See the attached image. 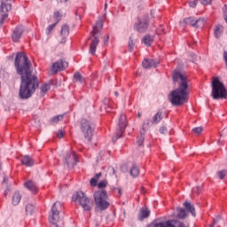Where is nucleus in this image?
Returning a JSON list of instances; mask_svg holds the SVG:
<instances>
[{"mask_svg": "<svg viewBox=\"0 0 227 227\" xmlns=\"http://www.w3.org/2000/svg\"><path fill=\"white\" fill-rule=\"evenodd\" d=\"M14 67L21 79L20 98L22 99L31 98L33 93H35L38 86H40L38 77L33 74L31 60H29V58H27L24 52L20 51L16 54Z\"/></svg>", "mask_w": 227, "mask_h": 227, "instance_id": "nucleus-1", "label": "nucleus"}, {"mask_svg": "<svg viewBox=\"0 0 227 227\" xmlns=\"http://www.w3.org/2000/svg\"><path fill=\"white\" fill-rule=\"evenodd\" d=\"M173 81L174 82H181L179 87L168 95V100L172 106H184L189 100V81L187 80V75L178 70H175L173 72Z\"/></svg>", "mask_w": 227, "mask_h": 227, "instance_id": "nucleus-2", "label": "nucleus"}, {"mask_svg": "<svg viewBox=\"0 0 227 227\" xmlns=\"http://www.w3.org/2000/svg\"><path fill=\"white\" fill-rule=\"evenodd\" d=\"M212 92L211 97L214 100L226 99L227 98V90L224 83L219 80V77H213L212 79Z\"/></svg>", "mask_w": 227, "mask_h": 227, "instance_id": "nucleus-3", "label": "nucleus"}, {"mask_svg": "<svg viewBox=\"0 0 227 227\" xmlns=\"http://www.w3.org/2000/svg\"><path fill=\"white\" fill-rule=\"evenodd\" d=\"M72 201L76 205H81L84 212H91L93 208V200L86 196L82 192H76L73 194Z\"/></svg>", "mask_w": 227, "mask_h": 227, "instance_id": "nucleus-4", "label": "nucleus"}, {"mask_svg": "<svg viewBox=\"0 0 227 227\" xmlns=\"http://www.w3.org/2000/svg\"><path fill=\"white\" fill-rule=\"evenodd\" d=\"M103 24L102 21H98L96 25L93 27L92 31L90 32V50L89 52L91 54V56H95V53L97 52V47L98 45V43L100 40L98 39V33L102 31Z\"/></svg>", "mask_w": 227, "mask_h": 227, "instance_id": "nucleus-5", "label": "nucleus"}, {"mask_svg": "<svg viewBox=\"0 0 227 227\" xmlns=\"http://www.w3.org/2000/svg\"><path fill=\"white\" fill-rule=\"evenodd\" d=\"M80 129L82 132L85 139L90 143L91 139H93L95 124L88 119H82V121H80Z\"/></svg>", "mask_w": 227, "mask_h": 227, "instance_id": "nucleus-6", "label": "nucleus"}, {"mask_svg": "<svg viewBox=\"0 0 227 227\" xmlns=\"http://www.w3.org/2000/svg\"><path fill=\"white\" fill-rule=\"evenodd\" d=\"M107 191L106 190H99L94 192V201L96 204L97 208L99 210H106L109 208V202H107Z\"/></svg>", "mask_w": 227, "mask_h": 227, "instance_id": "nucleus-7", "label": "nucleus"}, {"mask_svg": "<svg viewBox=\"0 0 227 227\" xmlns=\"http://www.w3.org/2000/svg\"><path fill=\"white\" fill-rule=\"evenodd\" d=\"M148 26H150L148 16L137 17L134 23V30L137 33H146Z\"/></svg>", "mask_w": 227, "mask_h": 227, "instance_id": "nucleus-8", "label": "nucleus"}, {"mask_svg": "<svg viewBox=\"0 0 227 227\" xmlns=\"http://www.w3.org/2000/svg\"><path fill=\"white\" fill-rule=\"evenodd\" d=\"M128 124L129 121H127V115L125 114H121L118 123L119 128L115 132L116 139H120V137H121V136L125 132V129H127Z\"/></svg>", "mask_w": 227, "mask_h": 227, "instance_id": "nucleus-9", "label": "nucleus"}, {"mask_svg": "<svg viewBox=\"0 0 227 227\" xmlns=\"http://www.w3.org/2000/svg\"><path fill=\"white\" fill-rule=\"evenodd\" d=\"M153 227H189L185 223L178 220H168L165 223H158Z\"/></svg>", "mask_w": 227, "mask_h": 227, "instance_id": "nucleus-10", "label": "nucleus"}, {"mask_svg": "<svg viewBox=\"0 0 227 227\" xmlns=\"http://www.w3.org/2000/svg\"><path fill=\"white\" fill-rule=\"evenodd\" d=\"M66 68H68V62H67V60L59 59L52 64L51 72L54 74H58V72H61V71L65 70Z\"/></svg>", "mask_w": 227, "mask_h": 227, "instance_id": "nucleus-11", "label": "nucleus"}, {"mask_svg": "<svg viewBox=\"0 0 227 227\" xmlns=\"http://www.w3.org/2000/svg\"><path fill=\"white\" fill-rule=\"evenodd\" d=\"M65 163L69 169H72L77 164V154H75V152H71L66 155Z\"/></svg>", "mask_w": 227, "mask_h": 227, "instance_id": "nucleus-12", "label": "nucleus"}, {"mask_svg": "<svg viewBox=\"0 0 227 227\" xmlns=\"http://www.w3.org/2000/svg\"><path fill=\"white\" fill-rule=\"evenodd\" d=\"M150 128V121H145L140 129V136L137 139V143L138 146H143V143H145V134H146V130Z\"/></svg>", "mask_w": 227, "mask_h": 227, "instance_id": "nucleus-13", "label": "nucleus"}, {"mask_svg": "<svg viewBox=\"0 0 227 227\" xmlns=\"http://www.w3.org/2000/svg\"><path fill=\"white\" fill-rule=\"evenodd\" d=\"M184 22L193 27H200V26L205 24V21L202 19L195 20L193 17L184 19Z\"/></svg>", "mask_w": 227, "mask_h": 227, "instance_id": "nucleus-14", "label": "nucleus"}, {"mask_svg": "<svg viewBox=\"0 0 227 227\" xmlns=\"http://www.w3.org/2000/svg\"><path fill=\"white\" fill-rule=\"evenodd\" d=\"M159 65V61L153 59H145L142 62V66L145 69L156 68Z\"/></svg>", "mask_w": 227, "mask_h": 227, "instance_id": "nucleus-15", "label": "nucleus"}, {"mask_svg": "<svg viewBox=\"0 0 227 227\" xmlns=\"http://www.w3.org/2000/svg\"><path fill=\"white\" fill-rule=\"evenodd\" d=\"M25 187L32 192V194H37L38 193V185L35 183L33 180L27 181L24 184Z\"/></svg>", "mask_w": 227, "mask_h": 227, "instance_id": "nucleus-16", "label": "nucleus"}, {"mask_svg": "<svg viewBox=\"0 0 227 227\" xmlns=\"http://www.w3.org/2000/svg\"><path fill=\"white\" fill-rule=\"evenodd\" d=\"M24 33V27L22 26H18L13 33H12V40L14 42H19L20 40V36H22V34Z\"/></svg>", "mask_w": 227, "mask_h": 227, "instance_id": "nucleus-17", "label": "nucleus"}, {"mask_svg": "<svg viewBox=\"0 0 227 227\" xmlns=\"http://www.w3.org/2000/svg\"><path fill=\"white\" fill-rule=\"evenodd\" d=\"M21 164H23V166H26L27 168H31L35 166V160L29 155H25L21 159Z\"/></svg>", "mask_w": 227, "mask_h": 227, "instance_id": "nucleus-18", "label": "nucleus"}, {"mask_svg": "<svg viewBox=\"0 0 227 227\" xmlns=\"http://www.w3.org/2000/svg\"><path fill=\"white\" fill-rule=\"evenodd\" d=\"M69 34L70 27H68V25H63L60 31V35L62 36V40L60 41V43H65V42H67V39H65V37L68 36Z\"/></svg>", "mask_w": 227, "mask_h": 227, "instance_id": "nucleus-19", "label": "nucleus"}, {"mask_svg": "<svg viewBox=\"0 0 227 227\" xmlns=\"http://www.w3.org/2000/svg\"><path fill=\"white\" fill-rule=\"evenodd\" d=\"M148 217H150V210L147 207H142L138 215L139 221H143V219H148Z\"/></svg>", "mask_w": 227, "mask_h": 227, "instance_id": "nucleus-20", "label": "nucleus"}, {"mask_svg": "<svg viewBox=\"0 0 227 227\" xmlns=\"http://www.w3.org/2000/svg\"><path fill=\"white\" fill-rule=\"evenodd\" d=\"M184 206L185 207L187 212H191L192 215L193 217H196V209L194 208V206H192L190 202L185 201L184 203Z\"/></svg>", "mask_w": 227, "mask_h": 227, "instance_id": "nucleus-21", "label": "nucleus"}, {"mask_svg": "<svg viewBox=\"0 0 227 227\" xmlns=\"http://www.w3.org/2000/svg\"><path fill=\"white\" fill-rule=\"evenodd\" d=\"M39 90H40V96L43 97V95H45V93H47V91H49V90H51V83L42 84L40 86Z\"/></svg>", "mask_w": 227, "mask_h": 227, "instance_id": "nucleus-22", "label": "nucleus"}, {"mask_svg": "<svg viewBox=\"0 0 227 227\" xmlns=\"http://www.w3.org/2000/svg\"><path fill=\"white\" fill-rule=\"evenodd\" d=\"M162 112H158L152 119L153 125H157V123H160V121L162 120Z\"/></svg>", "mask_w": 227, "mask_h": 227, "instance_id": "nucleus-23", "label": "nucleus"}, {"mask_svg": "<svg viewBox=\"0 0 227 227\" xmlns=\"http://www.w3.org/2000/svg\"><path fill=\"white\" fill-rule=\"evenodd\" d=\"M74 82H80L81 84H82L83 82L86 83V80H84V77L79 72L74 73Z\"/></svg>", "mask_w": 227, "mask_h": 227, "instance_id": "nucleus-24", "label": "nucleus"}, {"mask_svg": "<svg viewBox=\"0 0 227 227\" xmlns=\"http://www.w3.org/2000/svg\"><path fill=\"white\" fill-rule=\"evenodd\" d=\"M20 200H22V195L19 192H15L12 196V204L17 206L20 203Z\"/></svg>", "mask_w": 227, "mask_h": 227, "instance_id": "nucleus-25", "label": "nucleus"}, {"mask_svg": "<svg viewBox=\"0 0 227 227\" xmlns=\"http://www.w3.org/2000/svg\"><path fill=\"white\" fill-rule=\"evenodd\" d=\"M12 10V4H6L2 2L1 4V12L2 13H8Z\"/></svg>", "mask_w": 227, "mask_h": 227, "instance_id": "nucleus-26", "label": "nucleus"}, {"mask_svg": "<svg viewBox=\"0 0 227 227\" xmlns=\"http://www.w3.org/2000/svg\"><path fill=\"white\" fill-rule=\"evenodd\" d=\"M143 43H145V45H147V47H150V45H152V43H153V36L152 35H145L143 37Z\"/></svg>", "mask_w": 227, "mask_h": 227, "instance_id": "nucleus-27", "label": "nucleus"}, {"mask_svg": "<svg viewBox=\"0 0 227 227\" xmlns=\"http://www.w3.org/2000/svg\"><path fill=\"white\" fill-rule=\"evenodd\" d=\"M130 175L131 176L135 177L136 176H139V168L137 167V165L133 164L131 168H130Z\"/></svg>", "mask_w": 227, "mask_h": 227, "instance_id": "nucleus-28", "label": "nucleus"}, {"mask_svg": "<svg viewBox=\"0 0 227 227\" xmlns=\"http://www.w3.org/2000/svg\"><path fill=\"white\" fill-rule=\"evenodd\" d=\"M223 31H224L223 26L217 25L215 28V38H221V35H223Z\"/></svg>", "mask_w": 227, "mask_h": 227, "instance_id": "nucleus-29", "label": "nucleus"}, {"mask_svg": "<svg viewBox=\"0 0 227 227\" xmlns=\"http://www.w3.org/2000/svg\"><path fill=\"white\" fill-rule=\"evenodd\" d=\"M100 176H102L101 172L96 174L95 176L90 179V185H92V187H97V182H98Z\"/></svg>", "mask_w": 227, "mask_h": 227, "instance_id": "nucleus-30", "label": "nucleus"}, {"mask_svg": "<svg viewBox=\"0 0 227 227\" xmlns=\"http://www.w3.org/2000/svg\"><path fill=\"white\" fill-rule=\"evenodd\" d=\"M2 185H6V187H10V185H12V176H4V179L2 181Z\"/></svg>", "mask_w": 227, "mask_h": 227, "instance_id": "nucleus-31", "label": "nucleus"}, {"mask_svg": "<svg viewBox=\"0 0 227 227\" xmlns=\"http://www.w3.org/2000/svg\"><path fill=\"white\" fill-rule=\"evenodd\" d=\"M177 216L179 217V219H184L187 216V213L185 212V209L182 208V207H178L177 208Z\"/></svg>", "mask_w": 227, "mask_h": 227, "instance_id": "nucleus-32", "label": "nucleus"}, {"mask_svg": "<svg viewBox=\"0 0 227 227\" xmlns=\"http://www.w3.org/2000/svg\"><path fill=\"white\" fill-rule=\"evenodd\" d=\"M25 210L27 215H31L35 211V206H33V204H27Z\"/></svg>", "mask_w": 227, "mask_h": 227, "instance_id": "nucleus-33", "label": "nucleus"}, {"mask_svg": "<svg viewBox=\"0 0 227 227\" xmlns=\"http://www.w3.org/2000/svg\"><path fill=\"white\" fill-rule=\"evenodd\" d=\"M56 26H58V22H55V23L50 25L46 29V34L51 35V33H52V31H54V27H56Z\"/></svg>", "mask_w": 227, "mask_h": 227, "instance_id": "nucleus-34", "label": "nucleus"}, {"mask_svg": "<svg viewBox=\"0 0 227 227\" xmlns=\"http://www.w3.org/2000/svg\"><path fill=\"white\" fill-rule=\"evenodd\" d=\"M63 120V115H56L55 117L51 118V123H58L59 121H61Z\"/></svg>", "mask_w": 227, "mask_h": 227, "instance_id": "nucleus-35", "label": "nucleus"}, {"mask_svg": "<svg viewBox=\"0 0 227 227\" xmlns=\"http://www.w3.org/2000/svg\"><path fill=\"white\" fill-rule=\"evenodd\" d=\"M53 17L57 20L56 22L58 24V22H59V20H61V17H63V14L59 12H55Z\"/></svg>", "mask_w": 227, "mask_h": 227, "instance_id": "nucleus-36", "label": "nucleus"}, {"mask_svg": "<svg viewBox=\"0 0 227 227\" xmlns=\"http://www.w3.org/2000/svg\"><path fill=\"white\" fill-rule=\"evenodd\" d=\"M98 189H106L107 187V180H102L98 184Z\"/></svg>", "mask_w": 227, "mask_h": 227, "instance_id": "nucleus-37", "label": "nucleus"}, {"mask_svg": "<svg viewBox=\"0 0 227 227\" xmlns=\"http://www.w3.org/2000/svg\"><path fill=\"white\" fill-rule=\"evenodd\" d=\"M226 174H227L226 170H219L217 172L218 178H220V180H223L224 176H226Z\"/></svg>", "mask_w": 227, "mask_h": 227, "instance_id": "nucleus-38", "label": "nucleus"}, {"mask_svg": "<svg viewBox=\"0 0 227 227\" xmlns=\"http://www.w3.org/2000/svg\"><path fill=\"white\" fill-rule=\"evenodd\" d=\"M128 49L129 52H132V51H134V41L132 40V37H129Z\"/></svg>", "mask_w": 227, "mask_h": 227, "instance_id": "nucleus-39", "label": "nucleus"}, {"mask_svg": "<svg viewBox=\"0 0 227 227\" xmlns=\"http://www.w3.org/2000/svg\"><path fill=\"white\" fill-rule=\"evenodd\" d=\"M192 130L195 134H197V136H200V134L203 132V127H197L194 128Z\"/></svg>", "mask_w": 227, "mask_h": 227, "instance_id": "nucleus-40", "label": "nucleus"}, {"mask_svg": "<svg viewBox=\"0 0 227 227\" xmlns=\"http://www.w3.org/2000/svg\"><path fill=\"white\" fill-rule=\"evenodd\" d=\"M63 136H65V131L63 129H59L57 132V137H59V139H62Z\"/></svg>", "mask_w": 227, "mask_h": 227, "instance_id": "nucleus-41", "label": "nucleus"}, {"mask_svg": "<svg viewBox=\"0 0 227 227\" xmlns=\"http://www.w3.org/2000/svg\"><path fill=\"white\" fill-rule=\"evenodd\" d=\"M192 192H193V194H200V192H201V187L197 186V187L193 188Z\"/></svg>", "mask_w": 227, "mask_h": 227, "instance_id": "nucleus-42", "label": "nucleus"}, {"mask_svg": "<svg viewBox=\"0 0 227 227\" xmlns=\"http://www.w3.org/2000/svg\"><path fill=\"white\" fill-rule=\"evenodd\" d=\"M6 19H8V14L6 12H3L2 19L0 20L1 24H4V20H6Z\"/></svg>", "mask_w": 227, "mask_h": 227, "instance_id": "nucleus-43", "label": "nucleus"}, {"mask_svg": "<svg viewBox=\"0 0 227 227\" xmlns=\"http://www.w3.org/2000/svg\"><path fill=\"white\" fill-rule=\"evenodd\" d=\"M198 4V0H193L192 2L189 3V6L191 8H196V5Z\"/></svg>", "mask_w": 227, "mask_h": 227, "instance_id": "nucleus-44", "label": "nucleus"}, {"mask_svg": "<svg viewBox=\"0 0 227 227\" xmlns=\"http://www.w3.org/2000/svg\"><path fill=\"white\" fill-rule=\"evenodd\" d=\"M200 3L204 6H207V4H210V3H212V0H200Z\"/></svg>", "mask_w": 227, "mask_h": 227, "instance_id": "nucleus-45", "label": "nucleus"}, {"mask_svg": "<svg viewBox=\"0 0 227 227\" xmlns=\"http://www.w3.org/2000/svg\"><path fill=\"white\" fill-rule=\"evenodd\" d=\"M167 132H168V129H166V127L162 126L160 128V134H166Z\"/></svg>", "mask_w": 227, "mask_h": 227, "instance_id": "nucleus-46", "label": "nucleus"}, {"mask_svg": "<svg viewBox=\"0 0 227 227\" xmlns=\"http://www.w3.org/2000/svg\"><path fill=\"white\" fill-rule=\"evenodd\" d=\"M103 42H104L105 45H107V42H109V35H105Z\"/></svg>", "mask_w": 227, "mask_h": 227, "instance_id": "nucleus-47", "label": "nucleus"}, {"mask_svg": "<svg viewBox=\"0 0 227 227\" xmlns=\"http://www.w3.org/2000/svg\"><path fill=\"white\" fill-rule=\"evenodd\" d=\"M219 221H221V216L217 215L214 220H213V223L214 224H217V223H219Z\"/></svg>", "mask_w": 227, "mask_h": 227, "instance_id": "nucleus-48", "label": "nucleus"}, {"mask_svg": "<svg viewBox=\"0 0 227 227\" xmlns=\"http://www.w3.org/2000/svg\"><path fill=\"white\" fill-rule=\"evenodd\" d=\"M223 59H224L225 65L227 67V51H223Z\"/></svg>", "mask_w": 227, "mask_h": 227, "instance_id": "nucleus-49", "label": "nucleus"}, {"mask_svg": "<svg viewBox=\"0 0 227 227\" xmlns=\"http://www.w3.org/2000/svg\"><path fill=\"white\" fill-rule=\"evenodd\" d=\"M114 191H118L119 196H121V187L115 188Z\"/></svg>", "mask_w": 227, "mask_h": 227, "instance_id": "nucleus-50", "label": "nucleus"}, {"mask_svg": "<svg viewBox=\"0 0 227 227\" xmlns=\"http://www.w3.org/2000/svg\"><path fill=\"white\" fill-rule=\"evenodd\" d=\"M113 175H116V170L114 168H112Z\"/></svg>", "mask_w": 227, "mask_h": 227, "instance_id": "nucleus-51", "label": "nucleus"}, {"mask_svg": "<svg viewBox=\"0 0 227 227\" xmlns=\"http://www.w3.org/2000/svg\"><path fill=\"white\" fill-rule=\"evenodd\" d=\"M68 0H60V3H67Z\"/></svg>", "mask_w": 227, "mask_h": 227, "instance_id": "nucleus-52", "label": "nucleus"}, {"mask_svg": "<svg viewBox=\"0 0 227 227\" xmlns=\"http://www.w3.org/2000/svg\"><path fill=\"white\" fill-rule=\"evenodd\" d=\"M115 97H118V91L114 92Z\"/></svg>", "mask_w": 227, "mask_h": 227, "instance_id": "nucleus-53", "label": "nucleus"}, {"mask_svg": "<svg viewBox=\"0 0 227 227\" xmlns=\"http://www.w3.org/2000/svg\"><path fill=\"white\" fill-rule=\"evenodd\" d=\"M137 116L138 118H141V113H138Z\"/></svg>", "mask_w": 227, "mask_h": 227, "instance_id": "nucleus-54", "label": "nucleus"}, {"mask_svg": "<svg viewBox=\"0 0 227 227\" xmlns=\"http://www.w3.org/2000/svg\"><path fill=\"white\" fill-rule=\"evenodd\" d=\"M214 226H215V224H214V223L209 225V227H214Z\"/></svg>", "mask_w": 227, "mask_h": 227, "instance_id": "nucleus-55", "label": "nucleus"}, {"mask_svg": "<svg viewBox=\"0 0 227 227\" xmlns=\"http://www.w3.org/2000/svg\"><path fill=\"white\" fill-rule=\"evenodd\" d=\"M107 8V4H105V9Z\"/></svg>", "mask_w": 227, "mask_h": 227, "instance_id": "nucleus-56", "label": "nucleus"}, {"mask_svg": "<svg viewBox=\"0 0 227 227\" xmlns=\"http://www.w3.org/2000/svg\"><path fill=\"white\" fill-rule=\"evenodd\" d=\"M8 194V192H5L4 195L6 196Z\"/></svg>", "mask_w": 227, "mask_h": 227, "instance_id": "nucleus-57", "label": "nucleus"}, {"mask_svg": "<svg viewBox=\"0 0 227 227\" xmlns=\"http://www.w3.org/2000/svg\"><path fill=\"white\" fill-rule=\"evenodd\" d=\"M0 169H1V164H0Z\"/></svg>", "mask_w": 227, "mask_h": 227, "instance_id": "nucleus-58", "label": "nucleus"}]
</instances>
